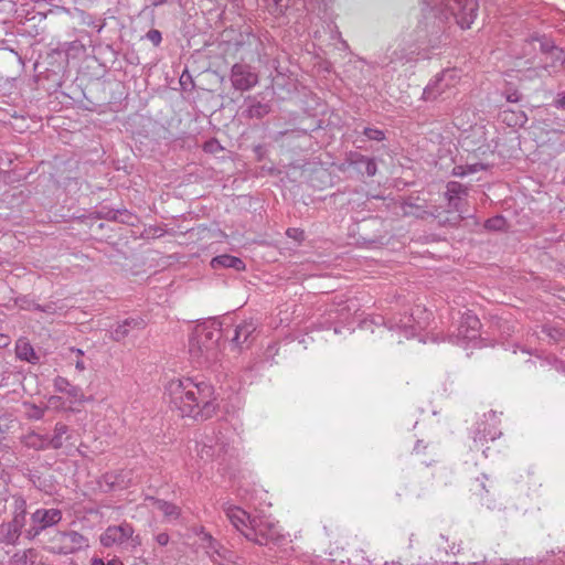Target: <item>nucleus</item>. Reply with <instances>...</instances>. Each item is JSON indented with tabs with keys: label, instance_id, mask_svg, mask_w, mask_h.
I'll list each match as a JSON object with an SVG mask.
<instances>
[{
	"label": "nucleus",
	"instance_id": "09e8293b",
	"mask_svg": "<svg viewBox=\"0 0 565 565\" xmlns=\"http://www.w3.org/2000/svg\"><path fill=\"white\" fill-rule=\"evenodd\" d=\"M481 500H482V504H486L487 508H489V509L493 508V507H491L490 500L488 498L484 499L483 497H481Z\"/></svg>",
	"mask_w": 565,
	"mask_h": 565
},
{
	"label": "nucleus",
	"instance_id": "20e7f679",
	"mask_svg": "<svg viewBox=\"0 0 565 565\" xmlns=\"http://www.w3.org/2000/svg\"><path fill=\"white\" fill-rule=\"evenodd\" d=\"M244 536L255 544L267 545L268 543H279L284 540L278 525L265 516H253L249 521L248 530L244 531Z\"/></svg>",
	"mask_w": 565,
	"mask_h": 565
},
{
	"label": "nucleus",
	"instance_id": "a19ab883",
	"mask_svg": "<svg viewBox=\"0 0 565 565\" xmlns=\"http://www.w3.org/2000/svg\"><path fill=\"white\" fill-rule=\"evenodd\" d=\"M555 105H556L557 107L565 108V94H563L562 96H559V97L556 99Z\"/></svg>",
	"mask_w": 565,
	"mask_h": 565
},
{
	"label": "nucleus",
	"instance_id": "9b49d317",
	"mask_svg": "<svg viewBox=\"0 0 565 565\" xmlns=\"http://www.w3.org/2000/svg\"><path fill=\"white\" fill-rule=\"evenodd\" d=\"M542 36L535 35L531 36L530 39L525 40L524 43L521 46V50L515 53L516 66L522 65V61H524V65H530L529 70L534 66V70L539 68V64L536 63V58L540 53V41L542 40Z\"/></svg>",
	"mask_w": 565,
	"mask_h": 565
},
{
	"label": "nucleus",
	"instance_id": "a211bd4d",
	"mask_svg": "<svg viewBox=\"0 0 565 565\" xmlns=\"http://www.w3.org/2000/svg\"><path fill=\"white\" fill-rule=\"evenodd\" d=\"M211 267L214 269L233 268L236 271H241L245 269V263L239 257L223 254L212 258Z\"/></svg>",
	"mask_w": 565,
	"mask_h": 565
},
{
	"label": "nucleus",
	"instance_id": "4c0bfd02",
	"mask_svg": "<svg viewBox=\"0 0 565 565\" xmlns=\"http://www.w3.org/2000/svg\"><path fill=\"white\" fill-rule=\"evenodd\" d=\"M156 541L159 545L161 546H164L169 543V535L164 532L162 533H159L157 536H156Z\"/></svg>",
	"mask_w": 565,
	"mask_h": 565
},
{
	"label": "nucleus",
	"instance_id": "393cba45",
	"mask_svg": "<svg viewBox=\"0 0 565 565\" xmlns=\"http://www.w3.org/2000/svg\"><path fill=\"white\" fill-rule=\"evenodd\" d=\"M15 504H17L15 515L12 519V521H10L9 523L11 525H13V527L18 532H21V529L23 527L24 522H25V510H24L25 502H24V500H17Z\"/></svg>",
	"mask_w": 565,
	"mask_h": 565
},
{
	"label": "nucleus",
	"instance_id": "e433bc0d",
	"mask_svg": "<svg viewBox=\"0 0 565 565\" xmlns=\"http://www.w3.org/2000/svg\"><path fill=\"white\" fill-rule=\"evenodd\" d=\"M522 98V95L518 90H513L507 95V100L509 103H518Z\"/></svg>",
	"mask_w": 565,
	"mask_h": 565
},
{
	"label": "nucleus",
	"instance_id": "58836bf2",
	"mask_svg": "<svg viewBox=\"0 0 565 565\" xmlns=\"http://www.w3.org/2000/svg\"><path fill=\"white\" fill-rule=\"evenodd\" d=\"M475 441L477 440H487L488 439V435L486 434V428H483V430H481L480 428L477 429L476 434H475V437H473Z\"/></svg>",
	"mask_w": 565,
	"mask_h": 565
},
{
	"label": "nucleus",
	"instance_id": "4be33fe9",
	"mask_svg": "<svg viewBox=\"0 0 565 565\" xmlns=\"http://www.w3.org/2000/svg\"><path fill=\"white\" fill-rule=\"evenodd\" d=\"M19 536L20 532H18L9 522L0 524V544H14Z\"/></svg>",
	"mask_w": 565,
	"mask_h": 565
},
{
	"label": "nucleus",
	"instance_id": "dca6fc26",
	"mask_svg": "<svg viewBox=\"0 0 565 565\" xmlns=\"http://www.w3.org/2000/svg\"><path fill=\"white\" fill-rule=\"evenodd\" d=\"M226 515L231 523L244 535V531L248 530L249 521L253 516L241 508H230Z\"/></svg>",
	"mask_w": 565,
	"mask_h": 565
},
{
	"label": "nucleus",
	"instance_id": "f8f14e48",
	"mask_svg": "<svg viewBox=\"0 0 565 565\" xmlns=\"http://www.w3.org/2000/svg\"><path fill=\"white\" fill-rule=\"evenodd\" d=\"M480 327L481 323L479 318L471 312H466L461 316L457 338L463 340H476L479 338Z\"/></svg>",
	"mask_w": 565,
	"mask_h": 565
},
{
	"label": "nucleus",
	"instance_id": "6e6d98bb",
	"mask_svg": "<svg viewBox=\"0 0 565 565\" xmlns=\"http://www.w3.org/2000/svg\"><path fill=\"white\" fill-rule=\"evenodd\" d=\"M394 54L397 55L396 52H394ZM395 60H402V56L392 57V61H395Z\"/></svg>",
	"mask_w": 565,
	"mask_h": 565
},
{
	"label": "nucleus",
	"instance_id": "7c9ffc66",
	"mask_svg": "<svg viewBox=\"0 0 565 565\" xmlns=\"http://www.w3.org/2000/svg\"><path fill=\"white\" fill-rule=\"evenodd\" d=\"M286 235L292 238L296 243L301 244L305 242V232L300 228H288Z\"/></svg>",
	"mask_w": 565,
	"mask_h": 565
},
{
	"label": "nucleus",
	"instance_id": "603ef678",
	"mask_svg": "<svg viewBox=\"0 0 565 565\" xmlns=\"http://www.w3.org/2000/svg\"><path fill=\"white\" fill-rule=\"evenodd\" d=\"M163 2H166V0H156L153 2L154 6H159V4H162Z\"/></svg>",
	"mask_w": 565,
	"mask_h": 565
},
{
	"label": "nucleus",
	"instance_id": "0eeeda50",
	"mask_svg": "<svg viewBox=\"0 0 565 565\" xmlns=\"http://www.w3.org/2000/svg\"><path fill=\"white\" fill-rule=\"evenodd\" d=\"M539 41L540 54L544 56V60H541L543 64H539V68L547 71L550 67L555 68L565 62V50L557 47L554 42L545 35Z\"/></svg>",
	"mask_w": 565,
	"mask_h": 565
},
{
	"label": "nucleus",
	"instance_id": "bb28decb",
	"mask_svg": "<svg viewBox=\"0 0 565 565\" xmlns=\"http://www.w3.org/2000/svg\"><path fill=\"white\" fill-rule=\"evenodd\" d=\"M505 227H507V221L501 215H495V216L487 220L484 223V228L488 231L500 232V231H504Z\"/></svg>",
	"mask_w": 565,
	"mask_h": 565
},
{
	"label": "nucleus",
	"instance_id": "13d9d810",
	"mask_svg": "<svg viewBox=\"0 0 565 565\" xmlns=\"http://www.w3.org/2000/svg\"><path fill=\"white\" fill-rule=\"evenodd\" d=\"M418 449H422V446H419V441L417 443V445L415 446V450L418 451Z\"/></svg>",
	"mask_w": 565,
	"mask_h": 565
},
{
	"label": "nucleus",
	"instance_id": "5701e85b",
	"mask_svg": "<svg viewBox=\"0 0 565 565\" xmlns=\"http://www.w3.org/2000/svg\"><path fill=\"white\" fill-rule=\"evenodd\" d=\"M35 553L33 548L17 552L12 558V565H32L34 563Z\"/></svg>",
	"mask_w": 565,
	"mask_h": 565
},
{
	"label": "nucleus",
	"instance_id": "a878e982",
	"mask_svg": "<svg viewBox=\"0 0 565 565\" xmlns=\"http://www.w3.org/2000/svg\"><path fill=\"white\" fill-rule=\"evenodd\" d=\"M467 189L459 182H449L447 185V194H449V204L457 206V201L461 194H466Z\"/></svg>",
	"mask_w": 565,
	"mask_h": 565
},
{
	"label": "nucleus",
	"instance_id": "f03ea898",
	"mask_svg": "<svg viewBox=\"0 0 565 565\" xmlns=\"http://www.w3.org/2000/svg\"><path fill=\"white\" fill-rule=\"evenodd\" d=\"M228 338L230 330L223 328V322L216 319L195 326L189 340V354L193 363L207 367L218 360L220 339Z\"/></svg>",
	"mask_w": 565,
	"mask_h": 565
},
{
	"label": "nucleus",
	"instance_id": "6ab92c4d",
	"mask_svg": "<svg viewBox=\"0 0 565 565\" xmlns=\"http://www.w3.org/2000/svg\"><path fill=\"white\" fill-rule=\"evenodd\" d=\"M446 73H443L436 77V79L429 83L423 92V99L431 102L437 99L444 93L445 86L443 85Z\"/></svg>",
	"mask_w": 565,
	"mask_h": 565
},
{
	"label": "nucleus",
	"instance_id": "4d7b16f0",
	"mask_svg": "<svg viewBox=\"0 0 565 565\" xmlns=\"http://www.w3.org/2000/svg\"><path fill=\"white\" fill-rule=\"evenodd\" d=\"M418 449H422V446H419V441L417 443V445L415 446V450L418 451Z\"/></svg>",
	"mask_w": 565,
	"mask_h": 565
},
{
	"label": "nucleus",
	"instance_id": "cd10ccee",
	"mask_svg": "<svg viewBox=\"0 0 565 565\" xmlns=\"http://www.w3.org/2000/svg\"><path fill=\"white\" fill-rule=\"evenodd\" d=\"M403 209L406 215H414L420 218H424L426 215H434L433 213H429L423 210L420 206L414 205L412 203H405Z\"/></svg>",
	"mask_w": 565,
	"mask_h": 565
},
{
	"label": "nucleus",
	"instance_id": "a18cd8bd",
	"mask_svg": "<svg viewBox=\"0 0 565 565\" xmlns=\"http://www.w3.org/2000/svg\"><path fill=\"white\" fill-rule=\"evenodd\" d=\"M106 565H124V563L120 559L114 558L111 561H108Z\"/></svg>",
	"mask_w": 565,
	"mask_h": 565
},
{
	"label": "nucleus",
	"instance_id": "de8ad7c7",
	"mask_svg": "<svg viewBox=\"0 0 565 565\" xmlns=\"http://www.w3.org/2000/svg\"><path fill=\"white\" fill-rule=\"evenodd\" d=\"M556 370L565 373V363L564 362H557Z\"/></svg>",
	"mask_w": 565,
	"mask_h": 565
},
{
	"label": "nucleus",
	"instance_id": "c03bdc74",
	"mask_svg": "<svg viewBox=\"0 0 565 565\" xmlns=\"http://www.w3.org/2000/svg\"><path fill=\"white\" fill-rule=\"evenodd\" d=\"M90 565H106V563L102 558H93Z\"/></svg>",
	"mask_w": 565,
	"mask_h": 565
},
{
	"label": "nucleus",
	"instance_id": "8fccbe9b",
	"mask_svg": "<svg viewBox=\"0 0 565 565\" xmlns=\"http://www.w3.org/2000/svg\"><path fill=\"white\" fill-rule=\"evenodd\" d=\"M205 149L212 151L214 149V142H206Z\"/></svg>",
	"mask_w": 565,
	"mask_h": 565
},
{
	"label": "nucleus",
	"instance_id": "3c124183",
	"mask_svg": "<svg viewBox=\"0 0 565 565\" xmlns=\"http://www.w3.org/2000/svg\"><path fill=\"white\" fill-rule=\"evenodd\" d=\"M73 352H76L77 355H83V351L81 349H74L72 348Z\"/></svg>",
	"mask_w": 565,
	"mask_h": 565
},
{
	"label": "nucleus",
	"instance_id": "680f3d73",
	"mask_svg": "<svg viewBox=\"0 0 565 565\" xmlns=\"http://www.w3.org/2000/svg\"><path fill=\"white\" fill-rule=\"evenodd\" d=\"M536 565H542V563H537Z\"/></svg>",
	"mask_w": 565,
	"mask_h": 565
},
{
	"label": "nucleus",
	"instance_id": "ea45409f",
	"mask_svg": "<svg viewBox=\"0 0 565 565\" xmlns=\"http://www.w3.org/2000/svg\"><path fill=\"white\" fill-rule=\"evenodd\" d=\"M471 490H473L476 493L480 490H484L488 493V490H486L484 484L478 481L475 483V487Z\"/></svg>",
	"mask_w": 565,
	"mask_h": 565
},
{
	"label": "nucleus",
	"instance_id": "37998d69",
	"mask_svg": "<svg viewBox=\"0 0 565 565\" xmlns=\"http://www.w3.org/2000/svg\"><path fill=\"white\" fill-rule=\"evenodd\" d=\"M75 367L78 370V371H84L86 369L84 362L82 360H77L75 362Z\"/></svg>",
	"mask_w": 565,
	"mask_h": 565
},
{
	"label": "nucleus",
	"instance_id": "f257e3e1",
	"mask_svg": "<svg viewBox=\"0 0 565 565\" xmlns=\"http://www.w3.org/2000/svg\"><path fill=\"white\" fill-rule=\"evenodd\" d=\"M169 403L182 417L206 420L217 411L214 386L191 377L171 380L167 385Z\"/></svg>",
	"mask_w": 565,
	"mask_h": 565
},
{
	"label": "nucleus",
	"instance_id": "4468645a",
	"mask_svg": "<svg viewBox=\"0 0 565 565\" xmlns=\"http://www.w3.org/2000/svg\"><path fill=\"white\" fill-rule=\"evenodd\" d=\"M146 326L143 319L137 318H127L122 322L118 323L117 327L111 331V338L115 341H120L125 339L131 330H141Z\"/></svg>",
	"mask_w": 565,
	"mask_h": 565
},
{
	"label": "nucleus",
	"instance_id": "c756f323",
	"mask_svg": "<svg viewBox=\"0 0 565 565\" xmlns=\"http://www.w3.org/2000/svg\"><path fill=\"white\" fill-rule=\"evenodd\" d=\"M66 394L72 398V403H83L86 401L85 395L78 386L71 385Z\"/></svg>",
	"mask_w": 565,
	"mask_h": 565
},
{
	"label": "nucleus",
	"instance_id": "c9c22d12",
	"mask_svg": "<svg viewBox=\"0 0 565 565\" xmlns=\"http://www.w3.org/2000/svg\"><path fill=\"white\" fill-rule=\"evenodd\" d=\"M22 443L26 446V447H33L35 445V435L34 433H30L28 434L26 436H24L22 438Z\"/></svg>",
	"mask_w": 565,
	"mask_h": 565
},
{
	"label": "nucleus",
	"instance_id": "473e14b6",
	"mask_svg": "<svg viewBox=\"0 0 565 565\" xmlns=\"http://www.w3.org/2000/svg\"><path fill=\"white\" fill-rule=\"evenodd\" d=\"M146 38L156 46H158L162 41L161 32L156 29L149 30Z\"/></svg>",
	"mask_w": 565,
	"mask_h": 565
},
{
	"label": "nucleus",
	"instance_id": "f704fd0d",
	"mask_svg": "<svg viewBox=\"0 0 565 565\" xmlns=\"http://www.w3.org/2000/svg\"><path fill=\"white\" fill-rule=\"evenodd\" d=\"M438 217V224H451V225H457L460 221H461V216L459 214H454L451 217H445V218H440L439 216Z\"/></svg>",
	"mask_w": 565,
	"mask_h": 565
},
{
	"label": "nucleus",
	"instance_id": "2f4dec72",
	"mask_svg": "<svg viewBox=\"0 0 565 565\" xmlns=\"http://www.w3.org/2000/svg\"><path fill=\"white\" fill-rule=\"evenodd\" d=\"M221 558L223 559L221 565H234L235 561H239L241 557L236 555L234 552L231 551H224V553H218Z\"/></svg>",
	"mask_w": 565,
	"mask_h": 565
},
{
	"label": "nucleus",
	"instance_id": "2eb2a0df",
	"mask_svg": "<svg viewBox=\"0 0 565 565\" xmlns=\"http://www.w3.org/2000/svg\"><path fill=\"white\" fill-rule=\"evenodd\" d=\"M62 520L60 509H38V535L46 527L57 524Z\"/></svg>",
	"mask_w": 565,
	"mask_h": 565
},
{
	"label": "nucleus",
	"instance_id": "aec40b11",
	"mask_svg": "<svg viewBox=\"0 0 565 565\" xmlns=\"http://www.w3.org/2000/svg\"><path fill=\"white\" fill-rule=\"evenodd\" d=\"M15 353L20 360L33 363L35 359V350L25 338H20L15 344Z\"/></svg>",
	"mask_w": 565,
	"mask_h": 565
},
{
	"label": "nucleus",
	"instance_id": "0e129e2a",
	"mask_svg": "<svg viewBox=\"0 0 565 565\" xmlns=\"http://www.w3.org/2000/svg\"><path fill=\"white\" fill-rule=\"evenodd\" d=\"M564 243H565V238H564Z\"/></svg>",
	"mask_w": 565,
	"mask_h": 565
},
{
	"label": "nucleus",
	"instance_id": "5fc2aeb1",
	"mask_svg": "<svg viewBox=\"0 0 565 565\" xmlns=\"http://www.w3.org/2000/svg\"><path fill=\"white\" fill-rule=\"evenodd\" d=\"M488 435H489V438H490L491 440H494V439H495V434H490V433H489Z\"/></svg>",
	"mask_w": 565,
	"mask_h": 565
},
{
	"label": "nucleus",
	"instance_id": "c85d7f7f",
	"mask_svg": "<svg viewBox=\"0 0 565 565\" xmlns=\"http://www.w3.org/2000/svg\"><path fill=\"white\" fill-rule=\"evenodd\" d=\"M363 135L369 139V140H375V141H382L385 139V134L383 130H380L377 128H370V127H365L364 130H363Z\"/></svg>",
	"mask_w": 565,
	"mask_h": 565
},
{
	"label": "nucleus",
	"instance_id": "f3484780",
	"mask_svg": "<svg viewBox=\"0 0 565 565\" xmlns=\"http://www.w3.org/2000/svg\"><path fill=\"white\" fill-rule=\"evenodd\" d=\"M499 117L509 127H522L527 121L525 113L519 108H504Z\"/></svg>",
	"mask_w": 565,
	"mask_h": 565
},
{
	"label": "nucleus",
	"instance_id": "ddd939ff",
	"mask_svg": "<svg viewBox=\"0 0 565 565\" xmlns=\"http://www.w3.org/2000/svg\"><path fill=\"white\" fill-rule=\"evenodd\" d=\"M68 431V427L64 424H56L54 429V435L52 437L44 436L38 434V449L40 448H53L58 449L62 447L66 435Z\"/></svg>",
	"mask_w": 565,
	"mask_h": 565
},
{
	"label": "nucleus",
	"instance_id": "864d4df0",
	"mask_svg": "<svg viewBox=\"0 0 565 565\" xmlns=\"http://www.w3.org/2000/svg\"><path fill=\"white\" fill-rule=\"evenodd\" d=\"M36 412H38V418H40V416L42 415L43 411L38 406Z\"/></svg>",
	"mask_w": 565,
	"mask_h": 565
},
{
	"label": "nucleus",
	"instance_id": "bf43d9fd",
	"mask_svg": "<svg viewBox=\"0 0 565 565\" xmlns=\"http://www.w3.org/2000/svg\"><path fill=\"white\" fill-rule=\"evenodd\" d=\"M206 455L207 456H211V447H209L206 450H205Z\"/></svg>",
	"mask_w": 565,
	"mask_h": 565
},
{
	"label": "nucleus",
	"instance_id": "7ed1b4c3",
	"mask_svg": "<svg viewBox=\"0 0 565 565\" xmlns=\"http://www.w3.org/2000/svg\"><path fill=\"white\" fill-rule=\"evenodd\" d=\"M422 12L423 19L419 24L427 33L429 42L435 45L440 42L441 36L445 35L449 29L450 17L445 7L440 6V2L437 4L436 1L435 4H431L423 0Z\"/></svg>",
	"mask_w": 565,
	"mask_h": 565
},
{
	"label": "nucleus",
	"instance_id": "9d476101",
	"mask_svg": "<svg viewBox=\"0 0 565 565\" xmlns=\"http://www.w3.org/2000/svg\"><path fill=\"white\" fill-rule=\"evenodd\" d=\"M345 166L353 168L360 174H366L370 178L374 177L377 172L375 160L356 151H350L345 154L341 170H344Z\"/></svg>",
	"mask_w": 565,
	"mask_h": 565
},
{
	"label": "nucleus",
	"instance_id": "1a4fd4ad",
	"mask_svg": "<svg viewBox=\"0 0 565 565\" xmlns=\"http://www.w3.org/2000/svg\"><path fill=\"white\" fill-rule=\"evenodd\" d=\"M231 82L235 89L248 90L258 83V76L246 64H234L231 70Z\"/></svg>",
	"mask_w": 565,
	"mask_h": 565
},
{
	"label": "nucleus",
	"instance_id": "b1692460",
	"mask_svg": "<svg viewBox=\"0 0 565 565\" xmlns=\"http://www.w3.org/2000/svg\"><path fill=\"white\" fill-rule=\"evenodd\" d=\"M157 509L160 510L164 516L175 520L180 515V508L173 503L167 502L164 500L156 501Z\"/></svg>",
	"mask_w": 565,
	"mask_h": 565
},
{
	"label": "nucleus",
	"instance_id": "79ce46f5",
	"mask_svg": "<svg viewBox=\"0 0 565 565\" xmlns=\"http://www.w3.org/2000/svg\"><path fill=\"white\" fill-rule=\"evenodd\" d=\"M39 310H41V311H43V312H54L55 307H53V306L49 305V306H45V307H43V308H42V307H40V306L38 305V311H39Z\"/></svg>",
	"mask_w": 565,
	"mask_h": 565
},
{
	"label": "nucleus",
	"instance_id": "6e6552de",
	"mask_svg": "<svg viewBox=\"0 0 565 565\" xmlns=\"http://www.w3.org/2000/svg\"><path fill=\"white\" fill-rule=\"evenodd\" d=\"M134 527L131 524L124 522L119 525L108 526L105 532L100 535V543L105 547H110L115 544H124L128 540H131L139 544L140 542L132 537Z\"/></svg>",
	"mask_w": 565,
	"mask_h": 565
},
{
	"label": "nucleus",
	"instance_id": "49530a36",
	"mask_svg": "<svg viewBox=\"0 0 565 565\" xmlns=\"http://www.w3.org/2000/svg\"><path fill=\"white\" fill-rule=\"evenodd\" d=\"M61 398L57 397V396H52L50 399H49V403L53 406H57V402L60 401Z\"/></svg>",
	"mask_w": 565,
	"mask_h": 565
},
{
	"label": "nucleus",
	"instance_id": "39448f33",
	"mask_svg": "<svg viewBox=\"0 0 565 565\" xmlns=\"http://www.w3.org/2000/svg\"><path fill=\"white\" fill-rule=\"evenodd\" d=\"M89 546L88 539L76 531L57 532L51 550L58 554L77 553Z\"/></svg>",
	"mask_w": 565,
	"mask_h": 565
},
{
	"label": "nucleus",
	"instance_id": "412c9836",
	"mask_svg": "<svg viewBox=\"0 0 565 565\" xmlns=\"http://www.w3.org/2000/svg\"><path fill=\"white\" fill-rule=\"evenodd\" d=\"M248 106L245 109L244 114L248 118H257L260 119L265 115H267L270 110V107L267 104H263L260 102H257L255 99L249 98L248 99Z\"/></svg>",
	"mask_w": 565,
	"mask_h": 565
},
{
	"label": "nucleus",
	"instance_id": "e2e57ef3",
	"mask_svg": "<svg viewBox=\"0 0 565 565\" xmlns=\"http://www.w3.org/2000/svg\"><path fill=\"white\" fill-rule=\"evenodd\" d=\"M563 183L565 184V178H564V181H563Z\"/></svg>",
	"mask_w": 565,
	"mask_h": 565
},
{
	"label": "nucleus",
	"instance_id": "052dcab7",
	"mask_svg": "<svg viewBox=\"0 0 565 565\" xmlns=\"http://www.w3.org/2000/svg\"><path fill=\"white\" fill-rule=\"evenodd\" d=\"M248 39L256 40V36H255V35H253V34H248Z\"/></svg>",
	"mask_w": 565,
	"mask_h": 565
},
{
	"label": "nucleus",
	"instance_id": "423d86ee",
	"mask_svg": "<svg viewBox=\"0 0 565 565\" xmlns=\"http://www.w3.org/2000/svg\"><path fill=\"white\" fill-rule=\"evenodd\" d=\"M230 339L231 343L237 348L239 351L249 348L255 337L254 333L257 329V323L253 320H244L235 326L234 329H230Z\"/></svg>",
	"mask_w": 565,
	"mask_h": 565
},
{
	"label": "nucleus",
	"instance_id": "72a5a7b5",
	"mask_svg": "<svg viewBox=\"0 0 565 565\" xmlns=\"http://www.w3.org/2000/svg\"><path fill=\"white\" fill-rule=\"evenodd\" d=\"M54 386H55L56 391L66 393L68 387L71 386V384L66 379L57 376L54 380Z\"/></svg>",
	"mask_w": 565,
	"mask_h": 565
}]
</instances>
